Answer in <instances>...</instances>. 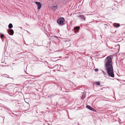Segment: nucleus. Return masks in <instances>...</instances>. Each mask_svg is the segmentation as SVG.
<instances>
[{
  "instance_id": "f257e3e1",
  "label": "nucleus",
  "mask_w": 125,
  "mask_h": 125,
  "mask_svg": "<svg viewBox=\"0 0 125 125\" xmlns=\"http://www.w3.org/2000/svg\"><path fill=\"white\" fill-rule=\"evenodd\" d=\"M104 65L105 70L108 74L111 77H114L113 69L112 66V60L110 56L107 57L104 61Z\"/></svg>"
},
{
  "instance_id": "f03ea898",
  "label": "nucleus",
  "mask_w": 125,
  "mask_h": 125,
  "mask_svg": "<svg viewBox=\"0 0 125 125\" xmlns=\"http://www.w3.org/2000/svg\"><path fill=\"white\" fill-rule=\"evenodd\" d=\"M65 21L64 18L63 17H60L57 20V22L60 25H62L64 24Z\"/></svg>"
},
{
  "instance_id": "7ed1b4c3",
  "label": "nucleus",
  "mask_w": 125,
  "mask_h": 125,
  "mask_svg": "<svg viewBox=\"0 0 125 125\" xmlns=\"http://www.w3.org/2000/svg\"><path fill=\"white\" fill-rule=\"evenodd\" d=\"M36 4L38 6V9H40L41 7V4L39 2H36Z\"/></svg>"
},
{
  "instance_id": "20e7f679",
  "label": "nucleus",
  "mask_w": 125,
  "mask_h": 125,
  "mask_svg": "<svg viewBox=\"0 0 125 125\" xmlns=\"http://www.w3.org/2000/svg\"><path fill=\"white\" fill-rule=\"evenodd\" d=\"M78 17L80 19H82L83 21L85 20V17L83 15H79L78 16Z\"/></svg>"
},
{
  "instance_id": "39448f33",
  "label": "nucleus",
  "mask_w": 125,
  "mask_h": 125,
  "mask_svg": "<svg viewBox=\"0 0 125 125\" xmlns=\"http://www.w3.org/2000/svg\"><path fill=\"white\" fill-rule=\"evenodd\" d=\"M8 32H10L9 34L10 35H12L14 33V31L12 29L8 31Z\"/></svg>"
},
{
  "instance_id": "423d86ee",
  "label": "nucleus",
  "mask_w": 125,
  "mask_h": 125,
  "mask_svg": "<svg viewBox=\"0 0 125 125\" xmlns=\"http://www.w3.org/2000/svg\"><path fill=\"white\" fill-rule=\"evenodd\" d=\"M86 107L91 110H94V108H92L91 106L88 105L86 106Z\"/></svg>"
},
{
  "instance_id": "0eeeda50",
  "label": "nucleus",
  "mask_w": 125,
  "mask_h": 125,
  "mask_svg": "<svg viewBox=\"0 0 125 125\" xmlns=\"http://www.w3.org/2000/svg\"><path fill=\"white\" fill-rule=\"evenodd\" d=\"M51 9L53 10H56L57 8V6H52L51 7Z\"/></svg>"
},
{
  "instance_id": "6e6552de",
  "label": "nucleus",
  "mask_w": 125,
  "mask_h": 125,
  "mask_svg": "<svg viewBox=\"0 0 125 125\" xmlns=\"http://www.w3.org/2000/svg\"><path fill=\"white\" fill-rule=\"evenodd\" d=\"M80 29L79 27L77 26L74 28V30H76L77 31L79 30Z\"/></svg>"
},
{
  "instance_id": "1a4fd4ad",
  "label": "nucleus",
  "mask_w": 125,
  "mask_h": 125,
  "mask_svg": "<svg viewBox=\"0 0 125 125\" xmlns=\"http://www.w3.org/2000/svg\"><path fill=\"white\" fill-rule=\"evenodd\" d=\"M113 26L114 27H115L116 28L120 26V24L119 23H117L115 24H113Z\"/></svg>"
},
{
  "instance_id": "9d476101",
  "label": "nucleus",
  "mask_w": 125,
  "mask_h": 125,
  "mask_svg": "<svg viewBox=\"0 0 125 125\" xmlns=\"http://www.w3.org/2000/svg\"><path fill=\"white\" fill-rule=\"evenodd\" d=\"M8 27L10 29H11L13 27V25L12 24L10 23L8 25Z\"/></svg>"
},
{
  "instance_id": "9b49d317",
  "label": "nucleus",
  "mask_w": 125,
  "mask_h": 125,
  "mask_svg": "<svg viewBox=\"0 0 125 125\" xmlns=\"http://www.w3.org/2000/svg\"><path fill=\"white\" fill-rule=\"evenodd\" d=\"M96 84L98 85H99L100 84V83L99 82H96Z\"/></svg>"
},
{
  "instance_id": "f8f14e48",
  "label": "nucleus",
  "mask_w": 125,
  "mask_h": 125,
  "mask_svg": "<svg viewBox=\"0 0 125 125\" xmlns=\"http://www.w3.org/2000/svg\"><path fill=\"white\" fill-rule=\"evenodd\" d=\"M0 37L1 38H2L4 37V35L3 34H1L0 36Z\"/></svg>"
},
{
  "instance_id": "ddd939ff",
  "label": "nucleus",
  "mask_w": 125,
  "mask_h": 125,
  "mask_svg": "<svg viewBox=\"0 0 125 125\" xmlns=\"http://www.w3.org/2000/svg\"><path fill=\"white\" fill-rule=\"evenodd\" d=\"M94 70L95 71H98V69L96 68V69H94Z\"/></svg>"
},
{
  "instance_id": "4468645a",
  "label": "nucleus",
  "mask_w": 125,
  "mask_h": 125,
  "mask_svg": "<svg viewBox=\"0 0 125 125\" xmlns=\"http://www.w3.org/2000/svg\"><path fill=\"white\" fill-rule=\"evenodd\" d=\"M116 46L117 47H118L119 48L120 47V45H117Z\"/></svg>"
}]
</instances>
